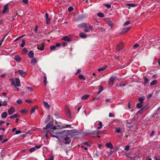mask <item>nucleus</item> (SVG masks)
Returning <instances> with one entry per match:
<instances>
[{
  "mask_svg": "<svg viewBox=\"0 0 160 160\" xmlns=\"http://www.w3.org/2000/svg\"><path fill=\"white\" fill-rule=\"evenodd\" d=\"M139 46V45L138 44H136L133 46V47L134 48H136L138 47Z\"/></svg>",
  "mask_w": 160,
  "mask_h": 160,
  "instance_id": "obj_49",
  "label": "nucleus"
},
{
  "mask_svg": "<svg viewBox=\"0 0 160 160\" xmlns=\"http://www.w3.org/2000/svg\"><path fill=\"white\" fill-rule=\"evenodd\" d=\"M4 8L2 12V13L4 14L6 12H8L9 11V9L8 8V5H5L4 6Z\"/></svg>",
  "mask_w": 160,
  "mask_h": 160,
  "instance_id": "obj_8",
  "label": "nucleus"
},
{
  "mask_svg": "<svg viewBox=\"0 0 160 160\" xmlns=\"http://www.w3.org/2000/svg\"><path fill=\"white\" fill-rule=\"evenodd\" d=\"M97 15L100 17L102 18L104 17V14L102 12H99L97 13Z\"/></svg>",
  "mask_w": 160,
  "mask_h": 160,
  "instance_id": "obj_34",
  "label": "nucleus"
},
{
  "mask_svg": "<svg viewBox=\"0 0 160 160\" xmlns=\"http://www.w3.org/2000/svg\"><path fill=\"white\" fill-rule=\"evenodd\" d=\"M79 79L82 80H85L86 79V78L84 77V76L82 75H79Z\"/></svg>",
  "mask_w": 160,
  "mask_h": 160,
  "instance_id": "obj_33",
  "label": "nucleus"
},
{
  "mask_svg": "<svg viewBox=\"0 0 160 160\" xmlns=\"http://www.w3.org/2000/svg\"><path fill=\"white\" fill-rule=\"evenodd\" d=\"M130 23V22L129 21H128L126 22L124 24V26H126L128 25Z\"/></svg>",
  "mask_w": 160,
  "mask_h": 160,
  "instance_id": "obj_51",
  "label": "nucleus"
},
{
  "mask_svg": "<svg viewBox=\"0 0 160 160\" xmlns=\"http://www.w3.org/2000/svg\"><path fill=\"white\" fill-rule=\"evenodd\" d=\"M45 43V42H43L41 43L40 44H38L37 45L38 49L41 51H43L44 49Z\"/></svg>",
  "mask_w": 160,
  "mask_h": 160,
  "instance_id": "obj_3",
  "label": "nucleus"
},
{
  "mask_svg": "<svg viewBox=\"0 0 160 160\" xmlns=\"http://www.w3.org/2000/svg\"><path fill=\"white\" fill-rule=\"evenodd\" d=\"M61 40H64V41H68V42H69L70 41V39L67 36H65L63 37Z\"/></svg>",
  "mask_w": 160,
  "mask_h": 160,
  "instance_id": "obj_14",
  "label": "nucleus"
},
{
  "mask_svg": "<svg viewBox=\"0 0 160 160\" xmlns=\"http://www.w3.org/2000/svg\"><path fill=\"white\" fill-rule=\"evenodd\" d=\"M81 71V70L80 69H78L75 74H78L80 73Z\"/></svg>",
  "mask_w": 160,
  "mask_h": 160,
  "instance_id": "obj_60",
  "label": "nucleus"
},
{
  "mask_svg": "<svg viewBox=\"0 0 160 160\" xmlns=\"http://www.w3.org/2000/svg\"><path fill=\"white\" fill-rule=\"evenodd\" d=\"M22 101L21 99H18L17 101V102L18 104H21L22 103Z\"/></svg>",
  "mask_w": 160,
  "mask_h": 160,
  "instance_id": "obj_47",
  "label": "nucleus"
},
{
  "mask_svg": "<svg viewBox=\"0 0 160 160\" xmlns=\"http://www.w3.org/2000/svg\"><path fill=\"white\" fill-rule=\"evenodd\" d=\"M55 128V127L53 125V123L50 122L46 125L45 128H44L47 129L48 128H50L51 129H52Z\"/></svg>",
  "mask_w": 160,
  "mask_h": 160,
  "instance_id": "obj_4",
  "label": "nucleus"
},
{
  "mask_svg": "<svg viewBox=\"0 0 160 160\" xmlns=\"http://www.w3.org/2000/svg\"><path fill=\"white\" fill-rule=\"evenodd\" d=\"M36 150V149L35 148V147H33L32 148H30L29 149V151L31 153H32Z\"/></svg>",
  "mask_w": 160,
  "mask_h": 160,
  "instance_id": "obj_29",
  "label": "nucleus"
},
{
  "mask_svg": "<svg viewBox=\"0 0 160 160\" xmlns=\"http://www.w3.org/2000/svg\"><path fill=\"white\" fill-rule=\"evenodd\" d=\"M103 5L106 6L108 8H110L111 7V5L110 4H108L107 3H104Z\"/></svg>",
  "mask_w": 160,
  "mask_h": 160,
  "instance_id": "obj_42",
  "label": "nucleus"
},
{
  "mask_svg": "<svg viewBox=\"0 0 160 160\" xmlns=\"http://www.w3.org/2000/svg\"><path fill=\"white\" fill-rule=\"evenodd\" d=\"M25 41L24 40H23L22 41V42L21 44L20 45V46L21 47H23L25 45Z\"/></svg>",
  "mask_w": 160,
  "mask_h": 160,
  "instance_id": "obj_38",
  "label": "nucleus"
},
{
  "mask_svg": "<svg viewBox=\"0 0 160 160\" xmlns=\"http://www.w3.org/2000/svg\"><path fill=\"white\" fill-rule=\"evenodd\" d=\"M50 115H48V116L45 119V123H46L49 121L50 120Z\"/></svg>",
  "mask_w": 160,
  "mask_h": 160,
  "instance_id": "obj_28",
  "label": "nucleus"
},
{
  "mask_svg": "<svg viewBox=\"0 0 160 160\" xmlns=\"http://www.w3.org/2000/svg\"><path fill=\"white\" fill-rule=\"evenodd\" d=\"M18 71L19 72L20 75L22 77L24 76L26 74V73L22 70H19Z\"/></svg>",
  "mask_w": 160,
  "mask_h": 160,
  "instance_id": "obj_17",
  "label": "nucleus"
},
{
  "mask_svg": "<svg viewBox=\"0 0 160 160\" xmlns=\"http://www.w3.org/2000/svg\"><path fill=\"white\" fill-rule=\"evenodd\" d=\"M84 27L88 29H89V30L92 31L93 29V25H91L88 24L86 23L85 24Z\"/></svg>",
  "mask_w": 160,
  "mask_h": 160,
  "instance_id": "obj_6",
  "label": "nucleus"
},
{
  "mask_svg": "<svg viewBox=\"0 0 160 160\" xmlns=\"http://www.w3.org/2000/svg\"><path fill=\"white\" fill-rule=\"evenodd\" d=\"M99 87V90L97 92L98 94H100L103 90V87L102 86H100Z\"/></svg>",
  "mask_w": 160,
  "mask_h": 160,
  "instance_id": "obj_25",
  "label": "nucleus"
},
{
  "mask_svg": "<svg viewBox=\"0 0 160 160\" xmlns=\"http://www.w3.org/2000/svg\"><path fill=\"white\" fill-rule=\"evenodd\" d=\"M7 105V103L6 101H4L2 104V106H6Z\"/></svg>",
  "mask_w": 160,
  "mask_h": 160,
  "instance_id": "obj_45",
  "label": "nucleus"
},
{
  "mask_svg": "<svg viewBox=\"0 0 160 160\" xmlns=\"http://www.w3.org/2000/svg\"><path fill=\"white\" fill-rule=\"evenodd\" d=\"M22 132V131L21 130H17V131H16L15 132V134H19V133H21Z\"/></svg>",
  "mask_w": 160,
  "mask_h": 160,
  "instance_id": "obj_50",
  "label": "nucleus"
},
{
  "mask_svg": "<svg viewBox=\"0 0 160 160\" xmlns=\"http://www.w3.org/2000/svg\"><path fill=\"white\" fill-rule=\"evenodd\" d=\"M106 68V67L104 68H99L98 69V71L99 72L102 71L104 70Z\"/></svg>",
  "mask_w": 160,
  "mask_h": 160,
  "instance_id": "obj_40",
  "label": "nucleus"
},
{
  "mask_svg": "<svg viewBox=\"0 0 160 160\" xmlns=\"http://www.w3.org/2000/svg\"><path fill=\"white\" fill-rule=\"evenodd\" d=\"M36 108L35 107H33L32 108L31 111V114H32L35 111Z\"/></svg>",
  "mask_w": 160,
  "mask_h": 160,
  "instance_id": "obj_39",
  "label": "nucleus"
},
{
  "mask_svg": "<svg viewBox=\"0 0 160 160\" xmlns=\"http://www.w3.org/2000/svg\"><path fill=\"white\" fill-rule=\"evenodd\" d=\"M79 36L82 38H86L87 37L86 35L83 32L80 33Z\"/></svg>",
  "mask_w": 160,
  "mask_h": 160,
  "instance_id": "obj_20",
  "label": "nucleus"
},
{
  "mask_svg": "<svg viewBox=\"0 0 160 160\" xmlns=\"http://www.w3.org/2000/svg\"><path fill=\"white\" fill-rule=\"evenodd\" d=\"M125 86V84H121V83H119L118 85V86H119L120 87H122V86Z\"/></svg>",
  "mask_w": 160,
  "mask_h": 160,
  "instance_id": "obj_62",
  "label": "nucleus"
},
{
  "mask_svg": "<svg viewBox=\"0 0 160 160\" xmlns=\"http://www.w3.org/2000/svg\"><path fill=\"white\" fill-rule=\"evenodd\" d=\"M144 81L143 84L144 86H145L147 84V83L148 82V79L146 77H145L144 78Z\"/></svg>",
  "mask_w": 160,
  "mask_h": 160,
  "instance_id": "obj_30",
  "label": "nucleus"
},
{
  "mask_svg": "<svg viewBox=\"0 0 160 160\" xmlns=\"http://www.w3.org/2000/svg\"><path fill=\"white\" fill-rule=\"evenodd\" d=\"M106 146L107 147L110 148L111 149L113 148V146L111 142L107 143L106 144Z\"/></svg>",
  "mask_w": 160,
  "mask_h": 160,
  "instance_id": "obj_12",
  "label": "nucleus"
},
{
  "mask_svg": "<svg viewBox=\"0 0 160 160\" xmlns=\"http://www.w3.org/2000/svg\"><path fill=\"white\" fill-rule=\"evenodd\" d=\"M142 106H143L142 103H138L137 104V105H136L137 107L138 108H141V107H142Z\"/></svg>",
  "mask_w": 160,
  "mask_h": 160,
  "instance_id": "obj_27",
  "label": "nucleus"
},
{
  "mask_svg": "<svg viewBox=\"0 0 160 160\" xmlns=\"http://www.w3.org/2000/svg\"><path fill=\"white\" fill-rule=\"evenodd\" d=\"M18 116V115L17 114H14L12 116H11L10 117V118L11 119H12L13 118H15L17 117Z\"/></svg>",
  "mask_w": 160,
  "mask_h": 160,
  "instance_id": "obj_31",
  "label": "nucleus"
},
{
  "mask_svg": "<svg viewBox=\"0 0 160 160\" xmlns=\"http://www.w3.org/2000/svg\"><path fill=\"white\" fill-rule=\"evenodd\" d=\"M148 108V106H145L143 108H142V109L143 110V111H144L146 110Z\"/></svg>",
  "mask_w": 160,
  "mask_h": 160,
  "instance_id": "obj_55",
  "label": "nucleus"
},
{
  "mask_svg": "<svg viewBox=\"0 0 160 160\" xmlns=\"http://www.w3.org/2000/svg\"><path fill=\"white\" fill-rule=\"evenodd\" d=\"M81 147L83 149H84L85 150H87L88 149L84 145L81 146Z\"/></svg>",
  "mask_w": 160,
  "mask_h": 160,
  "instance_id": "obj_48",
  "label": "nucleus"
},
{
  "mask_svg": "<svg viewBox=\"0 0 160 160\" xmlns=\"http://www.w3.org/2000/svg\"><path fill=\"white\" fill-rule=\"evenodd\" d=\"M145 99V97L143 96L141 97H140L138 98V101L140 102V103H143V101Z\"/></svg>",
  "mask_w": 160,
  "mask_h": 160,
  "instance_id": "obj_19",
  "label": "nucleus"
},
{
  "mask_svg": "<svg viewBox=\"0 0 160 160\" xmlns=\"http://www.w3.org/2000/svg\"><path fill=\"white\" fill-rule=\"evenodd\" d=\"M98 125H99V126L97 128V129H101L102 127V123L101 122L99 121L98 123Z\"/></svg>",
  "mask_w": 160,
  "mask_h": 160,
  "instance_id": "obj_32",
  "label": "nucleus"
},
{
  "mask_svg": "<svg viewBox=\"0 0 160 160\" xmlns=\"http://www.w3.org/2000/svg\"><path fill=\"white\" fill-rule=\"evenodd\" d=\"M107 24L110 26V27H112V22L110 20L108 21L107 22Z\"/></svg>",
  "mask_w": 160,
  "mask_h": 160,
  "instance_id": "obj_37",
  "label": "nucleus"
},
{
  "mask_svg": "<svg viewBox=\"0 0 160 160\" xmlns=\"http://www.w3.org/2000/svg\"><path fill=\"white\" fill-rule=\"evenodd\" d=\"M109 116L110 117H114V116L113 115V114L112 113H109Z\"/></svg>",
  "mask_w": 160,
  "mask_h": 160,
  "instance_id": "obj_63",
  "label": "nucleus"
},
{
  "mask_svg": "<svg viewBox=\"0 0 160 160\" xmlns=\"http://www.w3.org/2000/svg\"><path fill=\"white\" fill-rule=\"evenodd\" d=\"M45 18L46 19V23L48 24L50 23L51 19L48 17V13H46L45 14Z\"/></svg>",
  "mask_w": 160,
  "mask_h": 160,
  "instance_id": "obj_7",
  "label": "nucleus"
},
{
  "mask_svg": "<svg viewBox=\"0 0 160 160\" xmlns=\"http://www.w3.org/2000/svg\"><path fill=\"white\" fill-rule=\"evenodd\" d=\"M143 112V111L142 108L140 109L137 112V115H140Z\"/></svg>",
  "mask_w": 160,
  "mask_h": 160,
  "instance_id": "obj_36",
  "label": "nucleus"
},
{
  "mask_svg": "<svg viewBox=\"0 0 160 160\" xmlns=\"http://www.w3.org/2000/svg\"><path fill=\"white\" fill-rule=\"evenodd\" d=\"M89 96V95L88 94H85L82 97L81 99L82 100L86 99L88 98Z\"/></svg>",
  "mask_w": 160,
  "mask_h": 160,
  "instance_id": "obj_24",
  "label": "nucleus"
},
{
  "mask_svg": "<svg viewBox=\"0 0 160 160\" xmlns=\"http://www.w3.org/2000/svg\"><path fill=\"white\" fill-rule=\"evenodd\" d=\"M7 141H8V139H5L3 140H2V143H4L6 142H7Z\"/></svg>",
  "mask_w": 160,
  "mask_h": 160,
  "instance_id": "obj_64",
  "label": "nucleus"
},
{
  "mask_svg": "<svg viewBox=\"0 0 160 160\" xmlns=\"http://www.w3.org/2000/svg\"><path fill=\"white\" fill-rule=\"evenodd\" d=\"M23 36H20V37H19L18 38H16L14 41V42H16L20 38H22V37Z\"/></svg>",
  "mask_w": 160,
  "mask_h": 160,
  "instance_id": "obj_56",
  "label": "nucleus"
},
{
  "mask_svg": "<svg viewBox=\"0 0 160 160\" xmlns=\"http://www.w3.org/2000/svg\"><path fill=\"white\" fill-rule=\"evenodd\" d=\"M2 95L4 97H7V94L5 92H3L2 93Z\"/></svg>",
  "mask_w": 160,
  "mask_h": 160,
  "instance_id": "obj_58",
  "label": "nucleus"
},
{
  "mask_svg": "<svg viewBox=\"0 0 160 160\" xmlns=\"http://www.w3.org/2000/svg\"><path fill=\"white\" fill-rule=\"evenodd\" d=\"M122 48V44L121 43L118 44L116 47V50L117 51H119Z\"/></svg>",
  "mask_w": 160,
  "mask_h": 160,
  "instance_id": "obj_10",
  "label": "nucleus"
},
{
  "mask_svg": "<svg viewBox=\"0 0 160 160\" xmlns=\"http://www.w3.org/2000/svg\"><path fill=\"white\" fill-rule=\"evenodd\" d=\"M15 109L14 108L11 107L8 110V113L9 115L12 114L15 112Z\"/></svg>",
  "mask_w": 160,
  "mask_h": 160,
  "instance_id": "obj_9",
  "label": "nucleus"
},
{
  "mask_svg": "<svg viewBox=\"0 0 160 160\" xmlns=\"http://www.w3.org/2000/svg\"><path fill=\"white\" fill-rule=\"evenodd\" d=\"M8 116L7 113L6 112H2L1 114V117L2 118H5Z\"/></svg>",
  "mask_w": 160,
  "mask_h": 160,
  "instance_id": "obj_18",
  "label": "nucleus"
},
{
  "mask_svg": "<svg viewBox=\"0 0 160 160\" xmlns=\"http://www.w3.org/2000/svg\"><path fill=\"white\" fill-rule=\"evenodd\" d=\"M115 132L116 133H120L122 132L121 129L120 128H116Z\"/></svg>",
  "mask_w": 160,
  "mask_h": 160,
  "instance_id": "obj_15",
  "label": "nucleus"
},
{
  "mask_svg": "<svg viewBox=\"0 0 160 160\" xmlns=\"http://www.w3.org/2000/svg\"><path fill=\"white\" fill-rule=\"evenodd\" d=\"M49 133L52 137V135H55L59 133L58 130L55 128L49 130Z\"/></svg>",
  "mask_w": 160,
  "mask_h": 160,
  "instance_id": "obj_2",
  "label": "nucleus"
},
{
  "mask_svg": "<svg viewBox=\"0 0 160 160\" xmlns=\"http://www.w3.org/2000/svg\"><path fill=\"white\" fill-rule=\"evenodd\" d=\"M157 82V80H153L150 83V85L152 86L156 84Z\"/></svg>",
  "mask_w": 160,
  "mask_h": 160,
  "instance_id": "obj_35",
  "label": "nucleus"
},
{
  "mask_svg": "<svg viewBox=\"0 0 160 160\" xmlns=\"http://www.w3.org/2000/svg\"><path fill=\"white\" fill-rule=\"evenodd\" d=\"M73 10V8L72 7H69L68 9V10L69 12H71Z\"/></svg>",
  "mask_w": 160,
  "mask_h": 160,
  "instance_id": "obj_46",
  "label": "nucleus"
},
{
  "mask_svg": "<svg viewBox=\"0 0 160 160\" xmlns=\"http://www.w3.org/2000/svg\"><path fill=\"white\" fill-rule=\"evenodd\" d=\"M52 137H55V138H57L58 139V141H59V144H60V145H62V142L61 141V140H60V138H59V137H58L57 136H56V135H52Z\"/></svg>",
  "mask_w": 160,
  "mask_h": 160,
  "instance_id": "obj_23",
  "label": "nucleus"
},
{
  "mask_svg": "<svg viewBox=\"0 0 160 160\" xmlns=\"http://www.w3.org/2000/svg\"><path fill=\"white\" fill-rule=\"evenodd\" d=\"M41 146L42 145H37V146H36L35 147V148H37V149H39V148H40L41 147Z\"/></svg>",
  "mask_w": 160,
  "mask_h": 160,
  "instance_id": "obj_53",
  "label": "nucleus"
},
{
  "mask_svg": "<svg viewBox=\"0 0 160 160\" xmlns=\"http://www.w3.org/2000/svg\"><path fill=\"white\" fill-rule=\"evenodd\" d=\"M44 82L45 85L47 84V77L45 76L44 77Z\"/></svg>",
  "mask_w": 160,
  "mask_h": 160,
  "instance_id": "obj_43",
  "label": "nucleus"
},
{
  "mask_svg": "<svg viewBox=\"0 0 160 160\" xmlns=\"http://www.w3.org/2000/svg\"><path fill=\"white\" fill-rule=\"evenodd\" d=\"M27 88L31 92L33 91V89L31 87H27Z\"/></svg>",
  "mask_w": 160,
  "mask_h": 160,
  "instance_id": "obj_52",
  "label": "nucleus"
},
{
  "mask_svg": "<svg viewBox=\"0 0 160 160\" xmlns=\"http://www.w3.org/2000/svg\"><path fill=\"white\" fill-rule=\"evenodd\" d=\"M31 63L32 65H35L36 63V59L35 58L32 59L31 62Z\"/></svg>",
  "mask_w": 160,
  "mask_h": 160,
  "instance_id": "obj_26",
  "label": "nucleus"
},
{
  "mask_svg": "<svg viewBox=\"0 0 160 160\" xmlns=\"http://www.w3.org/2000/svg\"><path fill=\"white\" fill-rule=\"evenodd\" d=\"M10 80L11 82V84L13 85L15 88L16 89V90L17 92H18L19 90V88H17V87H20L21 86V84L20 80L18 78H16L15 81L13 79L11 78L10 79Z\"/></svg>",
  "mask_w": 160,
  "mask_h": 160,
  "instance_id": "obj_1",
  "label": "nucleus"
},
{
  "mask_svg": "<svg viewBox=\"0 0 160 160\" xmlns=\"http://www.w3.org/2000/svg\"><path fill=\"white\" fill-rule=\"evenodd\" d=\"M22 52L23 53H26L28 52V50L26 48H24L22 51Z\"/></svg>",
  "mask_w": 160,
  "mask_h": 160,
  "instance_id": "obj_44",
  "label": "nucleus"
},
{
  "mask_svg": "<svg viewBox=\"0 0 160 160\" xmlns=\"http://www.w3.org/2000/svg\"><path fill=\"white\" fill-rule=\"evenodd\" d=\"M67 43L66 42H64L62 43V47H64L65 46H66L67 45Z\"/></svg>",
  "mask_w": 160,
  "mask_h": 160,
  "instance_id": "obj_54",
  "label": "nucleus"
},
{
  "mask_svg": "<svg viewBox=\"0 0 160 160\" xmlns=\"http://www.w3.org/2000/svg\"><path fill=\"white\" fill-rule=\"evenodd\" d=\"M116 78L115 76H111L109 78L108 81L109 84L110 86H112L113 83L114 81Z\"/></svg>",
  "mask_w": 160,
  "mask_h": 160,
  "instance_id": "obj_5",
  "label": "nucleus"
},
{
  "mask_svg": "<svg viewBox=\"0 0 160 160\" xmlns=\"http://www.w3.org/2000/svg\"><path fill=\"white\" fill-rule=\"evenodd\" d=\"M130 147L129 146H127L125 148V150L126 151H128Z\"/></svg>",
  "mask_w": 160,
  "mask_h": 160,
  "instance_id": "obj_57",
  "label": "nucleus"
},
{
  "mask_svg": "<svg viewBox=\"0 0 160 160\" xmlns=\"http://www.w3.org/2000/svg\"><path fill=\"white\" fill-rule=\"evenodd\" d=\"M43 104L45 107L47 108L48 109H49L50 108V105L48 104V103L47 102L44 101L43 102Z\"/></svg>",
  "mask_w": 160,
  "mask_h": 160,
  "instance_id": "obj_22",
  "label": "nucleus"
},
{
  "mask_svg": "<svg viewBox=\"0 0 160 160\" xmlns=\"http://www.w3.org/2000/svg\"><path fill=\"white\" fill-rule=\"evenodd\" d=\"M136 6V5L135 4L133 3H129L126 4V6L129 7V8H130V7H133Z\"/></svg>",
  "mask_w": 160,
  "mask_h": 160,
  "instance_id": "obj_21",
  "label": "nucleus"
},
{
  "mask_svg": "<svg viewBox=\"0 0 160 160\" xmlns=\"http://www.w3.org/2000/svg\"><path fill=\"white\" fill-rule=\"evenodd\" d=\"M69 138L68 137H66L64 138V140L66 142H64V143L65 144H69L70 143L71 141L69 140Z\"/></svg>",
  "mask_w": 160,
  "mask_h": 160,
  "instance_id": "obj_13",
  "label": "nucleus"
},
{
  "mask_svg": "<svg viewBox=\"0 0 160 160\" xmlns=\"http://www.w3.org/2000/svg\"><path fill=\"white\" fill-rule=\"evenodd\" d=\"M29 57L30 58H32L34 56V53L32 51H30L28 53Z\"/></svg>",
  "mask_w": 160,
  "mask_h": 160,
  "instance_id": "obj_16",
  "label": "nucleus"
},
{
  "mask_svg": "<svg viewBox=\"0 0 160 160\" xmlns=\"http://www.w3.org/2000/svg\"><path fill=\"white\" fill-rule=\"evenodd\" d=\"M61 44L60 43H57L56 44L55 46L56 47H59L60 46H61Z\"/></svg>",
  "mask_w": 160,
  "mask_h": 160,
  "instance_id": "obj_59",
  "label": "nucleus"
},
{
  "mask_svg": "<svg viewBox=\"0 0 160 160\" xmlns=\"http://www.w3.org/2000/svg\"><path fill=\"white\" fill-rule=\"evenodd\" d=\"M56 48L55 46H52L50 47V49L51 50L53 51L55 50Z\"/></svg>",
  "mask_w": 160,
  "mask_h": 160,
  "instance_id": "obj_41",
  "label": "nucleus"
},
{
  "mask_svg": "<svg viewBox=\"0 0 160 160\" xmlns=\"http://www.w3.org/2000/svg\"><path fill=\"white\" fill-rule=\"evenodd\" d=\"M14 59L17 62H20L21 60V58L18 55L15 56L14 57Z\"/></svg>",
  "mask_w": 160,
  "mask_h": 160,
  "instance_id": "obj_11",
  "label": "nucleus"
},
{
  "mask_svg": "<svg viewBox=\"0 0 160 160\" xmlns=\"http://www.w3.org/2000/svg\"><path fill=\"white\" fill-rule=\"evenodd\" d=\"M112 98H107V99H106V102L107 103L108 102H109L110 100H111L112 99Z\"/></svg>",
  "mask_w": 160,
  "mask_h": 160,
  "instance_id": "obj_61",
  "label": "nucleus"
}]
</instances>
